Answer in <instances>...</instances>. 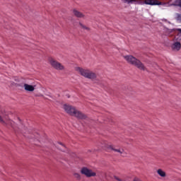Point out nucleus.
<instances>
[{
  "label": "nucleus",
  "instance_id": "nucleus-1",
  "mask_svg": "<svg viewBox=\"0 0 181 181\" xmlns=\"http://www.w3.org/2000/svg\"><path fill=\"white\" fill-rule=\"evenodd\" d=\"M63 109L64 110L65 112H66V114H69L72 117H76V118H78V119H86V118H87L86 115L77 110L76 107L70 105L64 104L63 105Z\"/></svg>",
  "mask_w": 181,
  "mask_h": 181
},
{
  "label": "nucleus",
  "instance_id": "nucleus-2",
  "mask_svg": "<svg viewBox=\"0 0 181 181\" xmlns=\"http://www.w3.org/2000/svg\"><path fill=\"white\" fill-rule=\"evenodd\" d=\"M123 57L130 64L135 66L136 67H137V69H139V70H143V71H145V70H146V67H145V65H144L141 62V61H139V59H136L135 57L132 55H126Z\"/></svg>",
  "mask_w": 181,
  "mask_h": 181
},
{
  "label": "nucleus",
  "instance_id": "nucleus-3",
  "mask_svg": "<svg viewBox=\"0 0 181 181\" xmlns=\"http://www.w3.org/2000/svg\"><path fill=\"white\" fill-rule=\"evenodd\" d=\"M76 71H78L81 76L85 77V78H89L90 80H95V78H97V74L90 71V69L76 67Z\"/></svg>",
  "mask_w": 181,
  "mask_h": 181
},
{
  "label": "nucleus",
  "instance_id": "nucleus-4",
  "mask_svg": "<svg viewBox=\"0 0 181 181\" xmlns=\"http://www.w3.org/2000/svg\"><path fill=\"white\" fill-rule=\"evenodd\" d=\"M81 175H84L86 177H94L95 176H97V173L86 167H83L81 169Z\"/></svg>",
  "mask_w": 181,
  "mask_h": 181
},
{
  "label": "nucleus",
  "instance_id": "nucleus-5",
  "mask_svg": "<svg viewBox=\"0 0 181 181\" xmlns=\"http://www.w3.org/2000/svg\"><path fill=\"white\" fill-rule=\"evenodd\" d=\"M0 122L1 124H2L3 125H5L6 127L8 125H11V127H12V125H13V122L8 119V117H6V115H4V112H1L0 115Z\"/></svg>",
  "mask_w": 181,
  "mask_h": 181
},
{
  "label": "nucleus",
  "instance_id": "nucleus-6",
  "mask_svg": "<svg viewBox=\"0 0 181 181\" xmlns=\"http://www.w3.org/2000/svg\"><path fill=\"white\" fill-rule=\"evenodd\" d=\"M49 64H51L52 67L55 69V70H64V66L53 59H49Z\"/></svg>",
  "mask_w": 181,
  "mask_h": 181
},
{
  "label": "nucleus",
  "instance_id": "nucleus-7",
  "mask_svg": "<svg viewBox=\"0 0 181 181\" xmlns=\"http://www.w3.org/2000/svg\"><path fill=\"white\" fill-rule=\"evenodd\" d=\"M144 4L146 5H160V2H159L158 0H145Z\"/></svg>",
  "mask_w": 181,
  "mask_h": 181
},
{
  "label": "nucleus",
  "instance_id": "nucleus-8",
  "mask_svg": "<svg viewBox=\"0 0 181 181\" xmlns=\"http://www.w3.org/2000/svg\"><path fill=\"white\" fill-rule=\"evenodd\" d=\"M24 89L25 90V91H35V86H32V85H29L28 83H25L24 86Z\"/></svg>",
  "mask_w": 181,
  "mask_h": 181
},
{
  "label": "nucleus",
  "instance_id": "nucleus-9",
  "mask_svg": "<svg viewBox=\"0 0 181 181\" xmlns=\"http://www.w3.org/2000/svg\"><path fill=\"white\" fill-rule=\"evenodd\" d=\"M56 148H58L60 151H62V152H64L66 151V146L63 144L62 142H58L55 144Z\"/></svg>",
  "mask_w": 181,
  "mask_h": 181
},
{
  "label": "nucleus",
  "instance_id": "nucleus-10",
  "mask_svg": "<svg viewBox=\"0 0 181 181\" xmlns=\"http://www.w3.org/2000/svg\"><path fill=\"white\" fill-rule=\"evenodd\" d=\"M108 148H109V149H111L112 151H115V152H118V153H120V155H122V156L126 155V153L123 149H115V148H114V147L112 146H109Z\"/></svg>",
  "mask_w": 181,
  "mask_h": 181
},
{
  "label": "nucleus",
  "instance_id": "nucleus-11",
  "mask_svg": "<svg viewBox=\"0 0 181 181\" xmlns=\"http://www.w3.org/2000/svg\"><path fill=\"white\" fill-rule=\"evenodd\" d=\"M74 15L76 16V18H84V14L83 13L77 11V10H74Z\"/></svg>",
  "mask_w": 181,
  "mask_h": 181
},
{
  "label": "nucleus",
  "instance_id": "nucleus-12",
  "mask_svg": "<svg viewBox=\"0 0 181 181\" xmlns=\"http://www.w3.org/2000/svg\"><path fill=\"white\" fill-rule=\"evenodd\" d=\"M181 45L180 42H176L173 45V49L175 50H180Z\"/></svg>",
  "mask_w": 181,
  "mask_h": 181
},
{
  "label": "nucleus",
  "instance_id": "nucleus-13",
  "mask_svg": "<svg viewBox=\"0 0 181 181\" xmlns=\"http://www.w3.org/2000/svg\"><path fill=\"white\" fill-rule=\"evenodd\" d=\"M157 173L161 177H166V173H165V171H163L162 169H158L157 170Z\"/></svg>",
  "mask_w": 181,
  "mask_h": 181
},
{
  "label": "nucleus",
  "instance_id": "nucleus-14",
  "mask_svg": "<svg viewBox=\"0 0 181 181\" xmlns=\"http://www.w3.org/2000/svg\"><path fill=\"white\" fill-rule=\"evenodd\" d=\"M124 4H138L139 1L137 0H123Z\"/></svg>",
  "mask_w": 181,
  "mask_h": 181
},
{
  "label": "nucleus",
  "instance_id": "nucleus-15",
  "mask_svg": "<svg viewBox=\"0 0 181 181\" xmlns=\"http://www.w3.org/2000/svg\"><path fill=\"white\" fill-rule=\"evenodd\" d=\"M74 176L76 180H81V175L77 173H74Z\"/></svg>",
  "mask_w": 181,
  "mask_h": 181
},
{
  "label": "nucleus",
  "instance_id": "nucleus-16",
  "mask_svg": "<svg viewBox=\"0 0 181 181\" xmlns=\"http://www.w3.org/2000/svg\"><path fill=\"white\" fill-rule=\"evenodd\" d=\"M175 19H176V21H177L178 22H180L181 23V14L177 13L175 15Z\"/></svg>",
  "mask_w": 181,
  "mask_h": 181
},
{
  "label": "nucleus",
  "instance_id": "nucleus-17",
  "mask_svg": "<svg viewBox=\"0 0 181 181\" xmlns=\"http://www.w3.org/2000/svg\"><path fill=\"white\" fill-rule=\"evenodd\" d=\"M79 25L82 28V29H84L85 30H90V28L88 27L83 25L81 23H80Z\"/></svg>",
  "mask_w": 181,
  "mask_h": 181
},
{
  "label": "nucleus",
  "instance_id": "nucleus-18",
  "mask_svg": "<svg viewBox=\"0 0 181 181\" xmlns=\"http://www.w3.org/2000/svg\"><path fill=\"white\" fill-rule=\"evenodd\" d=\"M133 181H142L141 180V179L138 178V177H135Z\"/></svg>",
  "mask_w": 181,
  "mask_h": 181
},
{
  "label": "nucleus",
  "instance_id": "nucleus-19",
  "mask_svg": "<svg viewBox=\"0 0 181 181\" xmlns=\"http://www.w3.org/2000/svg\"><path fill=\"white\" fill-rule=\"evenodd\" d=\"M177 32H180V33H181V28H178L177 29Z\"/></svg>",
  "mask_w": 181,
  "mask_h": 181
}]
</instances>
